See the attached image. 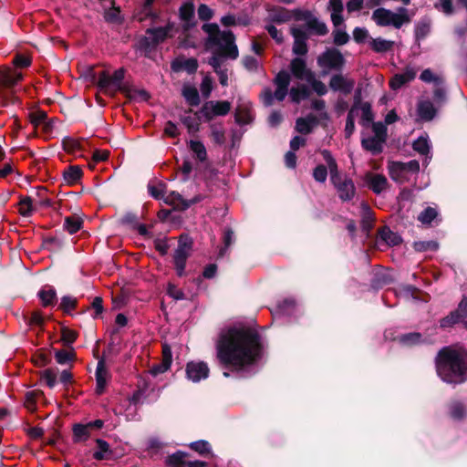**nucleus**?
<instances>
[{
  "label": "nucleus",
  "instance_id": "38",
  "mask_svg": "<svg viewBox=\"0 0 467 467\" xmlns=\"http://www.w3.org/2000/svg\"><path fill=\"white\" fill-rule=\"evenodd\" d=\"M270 18L273 22L278 24L288 22L291 20L290 10H287L285 8H278L276 10H274L270 14Z\"/></svg>",
  "mask_w": 467,
  "mask_h": 467
},
{
  "label": "nucleus",
  "instance_id": "54",
  "mask_svg": "<svg viewBox=\"0 0 467 467\" xmlns=\"http://www.w3.org/2000/svg\"><path fill=\"white\" fill-rule=\"evenodd\" d=\"M198 16L201 20L208 21L213 16V11L205 4H201L198 7Z\"/></svg>",
  "mask_w": 467,
  "mask_h": 467
},
{
  "label": "nucleus",
  "instance_id": "63",
  "mask_svg": "<svg viewBox=\"0 0 467 467\" xmlns=\"http://www.w3.org/2000/svg\"><path fill=\"white\" fill-rule=\"evenodd\" d=\"M192 171V162L190 161H188V160H185L182 162V167L180 168V171L182 174V180L183 181H187L188 180Z\"/></svg>",
  "mask_w": 467,
  "mask_h": 467
},
{
  "label": "nucleus",
  "instance_id": "57",
  "mask_svg": "<svg viewBox=\"0 0 467 467\" xmlns=\"http://www.w3.org/2000/svg\"><path fill=\"white\" fill-rule=\"evenodd\" d=\"M167 293L171 297L174 298L175 300H182L184 298L183 292L181 289L177 288L176 285H174L173 284L168 285Z\"/></svg>",
  "mask_w": 467,
  "mask_h": 467
},
{
  "label": "nucleus",
  "instance_id": "8",
  "mask_svg": "<svg viewBox=\"0 0 467 467\" xmlns=\"http://www.w3.org/2000/svg\"><path fill=\"white\" fill-rule=\"evenodd\" d=\"M388 170L393 181L403 182L410 180L412 174L419 171L420 164L417 161H410L409 162L389 161Z\"/></svg>",
  "mask_w": 467,
  "mask_h": 467
},
{
  "label": "nucleus",
  "instance_id": "21",
  "mask_svg": "<svg viewBox=\"0 0 467 467\" xmlns=\"http://www.w3.org/2000/svg\"><path fill=\"white\" fill-rule=\"evenodd\" d=\"M181 20L183 22L182 27L184 30H189L195 25L194 22V5L192 3H184L179 10Z\"/></svg>",
  "mask_w": 467,
  "mask_h": 467
},
{
  "label": "nucleus",
  "instance_id": "13",
  "mask_svg": "<svg viewBox=\"0 0 467 467\" xmlns=\"http://www.w3.org/2000/svg\"><path fill=\"white\" fill-rule=\"evenodd\" d=\"M344 63L345 60L342 54L336 48L327 49L317 57L318 66L325 71L341 69Z\"/></svg>",
  "mask_w": 467,
  "mask_h": 467
},
{
  "label": "nucleus",
  "instance_id": "6",
  "mask_svg": "<svg viewBox=\"0 0 467 467\" xmlns=\"http://www.w3.org/2000/svg\"><path fill=\"white\" fill-rule=\"evenodd\" d=\"M275 84L276 88L274 94L269 88H265L262 92V99L266 106L272 105L274 99L278 101L285 99L290 84L289 73L285 70L280 71L275 78Z\"/></svg>",
  "mask_w": 467,
  "mask_h": 467
},
{
  "label": "nucleus",
  "instance_id": "41",
  "mask_svg": "<svg viewBox=\"0 0 467 467\" xmlns=\"http://www.w3.org/2000/svg\"><path fill=\"white\" fill-rule=\"evenodd\" d=\"M182 122L185 125L189 133H195L199 130L200 122L195 115H186L182 118Z\"/></svg>",
  "mask_w": 467,
  "mask_h": 467
},
{
  "label": "nucleus",
  "instance_id": "26",
  "mask_svg": "<svg viewBox=\"0 0 467 467\" xmlns=\"http://www.w3.org/2000/svg\"><path fill=\"white\" fill-rule=\"evenodd\" d=\"M202 196L198 195L194 197L192 200L186 201L184 200L180 193L171 192L169 196L166 197L167 202H171L180 207L181 209H187L192 204L196 203L202 200Z\"/></svg>",
  "mask_w": 467,
  "mask_h": 467
},
{
  "label": "nucleus",
  "instance_id": "15",
  "mask_svg": "<svg viewBox=\"0 0 467 467\" xmlns=\"http://www.w3.org/2000/svg\"><path fill=\"white\" fill-rule=\"evenodd\" d=\"M187 378L192 382H199L209 375V368L202 361H192L186 366Z\"/></svg>",
  "mask_w": 467,
  "mask_h": 467
},
{
  "label": "nucleus",
  "instance_id": "31",
  "mask_svg": "<svg viewBox=\"0 0 467 467\" xmlns=\"http://www.w3.org/2000/svg\"><path fill=\"white\" fill-rule=\"evenodd\" d=\"M394 45L393 41L386 40L381 37L371 38L369 41V47L377 53H385L392 48Z\"/></svg>",
  "mask_w": 467,
  "mask_h": 467
},
{
  "label": "nucleus",
  "instance_id": "12",
  "mask_svg": "<svg viewBox=\"0 0 467 467\" xmlns=\"http://www.w3.org/2000/svg\"><path fill=\"white\" fill-rule=\"evenodd\" d=\"M192 240L188 236H181L179 244L173 255L176 273L179 276L184 275L187 258L192 251Z\"/></svg>",
  "mask_w": 467,
  "mask_h": 467
},
{
  "label": "nucleus",
  "instance_id": "35",
  "mask_svg": "<svg viewBox=\"0 0 467 467\" xmlns=\"http://www.w3.org/2000/svg\"><path fill=\"white\" fill-rule=\"evenodd\" d=\"M379 238L384 241L388 245H397L401 242V238L396 233H393L389 228L384 227L379 231Z\"/></svg>",
  "mask_w": 467,
  "mask_h": 467
},
{
  "label": "nucleus",
  "instance_id": "16",
  "mask_svg": "<svg viewBox=\"0 0 467 467\" xmlns=\"http://www.w3.org/2000/svg\"><path fill=\"white\" fill-rule=\"evenodd\" d=\"M291 34L294 37L293 52L296 55H305L307 52L306 39L307 36L306 30L299 26H293L291 27Z\"/></svg>",
  "mask_w": 467,
  "mask_h": 467
},
{
  "label": "nucleus",
  "instance_id": "49",
  "mask_svg": "<svg viewBox=\"0 0 467 467\" xmlns=\"http://www.w3.org/2000/svg\"><path fill=\"white\" fill-rule=\"evenodd\" d=\"M321 154L328 166L330 176L339 172L337 169V164L333 156L331 155V153L327 150H322Z\"/></svg>",
  "mask_w": 467,
  "mask_h": 467
},
{
  "label": "nucleus",
  "instance_id": "23",
  "mask_svg": "<svg viewBox=\"0 0 467 467\" xmlns=\"http://www.w3.org/2000/svg\"><path fill=\"white\" fill-rule=\"evenodd\" d=\"M188 147L190 150L192 152L194 158L200 162H204L207 161L208 155L207 150L204 144L200 140H190L188 142Z\"/></svg>",
  "mask_w": 467,
  "mask_h": 467
},
{
  "label": "nucleus",
  "instance_id": "39",
  "mask_svg": "<svg viewBox=\"0 0 467 467\" xmlns=\"http://www.w3.org/2000/svg\"><path fill=\"white\" fill-rule=\"evenodd\" d=\"M19 213L24 217H29L34 212L33 200L29 196L21 198L19 203Z\"/></svg>",
  "mask_w": 467,
  "mask_h": 467
},
{
  "label": "nucleus",
  "instance_id": "45",
  "mask_svg": "<svg viewBox=\"0 0 467 467\" xmlns=\"http://www.w3.org/2000/svg\"><path fill=\"white\" fill-rule=\"evenodd\" d=\"M82 225V221L78 217H67L64 227L71 234L77 233Z\"/></svg>",
  "mask_w": 467,
  "mask_h": 467
},
{
  "label": "nucleus",
  "instance_id": "1",
  "mask_svg": "<svg viewBox=\"0 0 467 467\" xmlns=\"http://www.w3.org/2000/svg\"><path fill=\"white\" fill-rule=\"evenodd\" d=\"M258 337L244 328H230L221 334L217 354L221 362L241 368L260 355Z\"/></svg>",
  "mask_w": 467,
  "mask_h": 467
},
{
  "label": "nucleus",
  "instance_id": "42",
  "mask_svg": "<svg viewBox=\"0 0 467 467\" xmlns=\"http://www.w3.org/2000/svg\"><path fill=\"white\" fill-rule=\"evenodd\" d=\"M291 14V20L296 21V22H304L305 26L308 23L309 19L313 16V14L308 10L304 9H294L290 10Z\"/></svg>",
  "mask_w": 467,
  "mask_h": 467
},
{
  "label": "nucleus",
  "instance_id": "14",
  "mask_svg": "<svg viewBox=\"0 0 467 467\" xmlns=\"http://www.w3.org/2000/svg\"><path fill=\"white\" fill-rule=\"evenodd\" d=\"M232 105L229 101H214L206 102L202 107V113L207 119H212L217 116H225L231 110Z\"/></svg>",
  "mask_w": 467,
  "mask_h": 467
},
{
  "label": "nucleus",
  "instance_id": "17",
  "mask_svg": "<svg viewBox=\"0 0 467 467\" xmlns=\"http://www.w3.org/2000/svg\"><path fill=\"white\" fill-rule=\"evenodd\" d=\"M418 73V69L411 66H408L405 67L402 73L396 74L392 77L389 81V86L392 89H399L403 85L408 82H410L416 78Z\"/></svg>",
  "mask_w": 467,
  "mask_h": 467
},
{
  "label": "nucleus",
  "instance_id": "22",
  "mask_svg": "<svg viewBox=\"0 0 467 467\" xmlns=\"http://www.w3.org/2000/svg\"><path fill=\"white\" fill-rule=\"evenodd\" d=\"M328 9L331 12V21L335 27L343 25L344 18L342 16L344 6L341 0H329Z\"/></svg>",
  "mask_w": 467,
  "mask_h": 467
},
{
  "label": "nucleus",
  "instance_id": "58",
  "mask_svg": "<svg viewBox=\"0 0 467 467\" xmlns=\"http://www.w3.org/2000/svg\"><path fill=\"white\" fill-rule=\"evenodd\" d=\"M368 36V32L367 29L362 27H356L353 31V37L356 42L361 43L364 42Z\"/></svg>",
  "mask_w": 467,
  "mask_h": 467
},
{
  "label": "nucleus",
  "instance_id": "53",
  "mask_svg": "<svg viewBox=\"0 0 467 467\" xmlns=\"http://www.w3.org/2000/svg\"><path fill=\"white\" fill-rule=\"evenodd\" d=\"M414 248L415 250L419 252L423 251H435L438 249V244L434 241H428V242H415L414 243Z\"/></svg>",
  "mask_w": 467,
  "mask_h": 467
},
{
  "label": "nucleus",
  "instance_id": "30",
  "mask_svg": "<svg viewBox=\"0 0 467 467\" xmlns=\"http://www.w3.org/2000/svg\"><path fill=\"white\" fill-rule=\"evenodd\" d=\"M303 28L317 36H325L328 32L327 25L324 22L317 19L314 15L309 19L306 27Z\"/></svg>",
  "mask_w": 467,
  "mask_h": 467
},
{
  "label": "nucleus",
  "instance_id": "24",
  "mask_svg": "<svg viewBox=\"0 0 467 467\" xmlns=\"http://www.w3.org/2000/svg\"><path fill=\"white\" fill-rule=\"evenodd\" d=\"M418 115L422 120H431L436 114V109L430 100H421L418 103Z\"/></svg>",
  "mask_w": 467,
  "mask_h": 467
},
{
  "label": "nucleus",
  "instance_id": "60",
  "mask_svg": "<svg viewBox=\"0 0 467 467\" xmlns=\"http://www.w3.org/2000/svg\"><path fill=\"white\" fill-rule=\"evenodd\" d=\"M420 335L418 333H410L400 337V341L405 345H412L420 341Z\"/></svg>",
  "mask_w": 467,
  "mask_h": 467
},
{
  "label": "nucleus",
  "instance_id": "50",
  "mask_svg": "<svg viewBox=\"0 0 467 467\" xmlns=\"http://www.w3.org/2000/svg\"><path fill=\"white\" fill-rule=\"evenodd\" d=\"M41 379L47 386L53 389L57 382V374L53 369L47 368L41 373Z\"/></svg>",
  "mask_w": 467,
  "mask_h": 467
},
{
  "label": "nucleus",
  "instance_id": "29",
  "mask_svg": "<svg viewBox=\"0 0 467 467\" xmlns=\"http://www.w3.org/2000/svg\"><path fill=\"white\" fill-rule=\"evenodd\" d=\"M413 150L419 154L423 155L426 159H431V142L428 136L419 137L412 144Z\"/></svg>",
  "mask_w": 467,
  "mask_h": 467
},
{
  "label": "nucleus",
  "instance_id": "64",
  "mask_svg": "<svg viewBox=\"0 0 467 467\" xmlns=\"http://www.w3.org/2000/svg\"><path fill=\"white\" fill-rule=\"evenodd\" d=\"M164 132L167 136L175 138L179 135L177 126L171 121H168L164 128Z\"/></svg>",
  "mask_w": 467,
  "mask_h": 467
},
{
  "label": "nucleus",
  "instance_id": "28",
  "mask_svg": "<svg viewBox=\"0 0 467 467\" xmlns=\"http://www.w3.org/2000/svg\"><path fill=\"white\" fill-rule=\"evenodd\" d=\"M317 124L316 117L309 115L306 118H299L296 122V130L302 134H308Z\"/></svg>",
  "mask_w": 467,
  "mask_h": 467
},
{
  "label": "nucleus",
  "instance_id": "47",
  "mask_svg": "<svg viewBox=\"0 0 467 467\" xmlns=\"http://www.w3.org/2000/svg\"><path fill=\"white\" fill-rule=\"evenodd\" d=\"M438 213L434 208L428 207L423 212H421L418 220L422 223H431L437 216Z\"/></svg>",
  "mask_w": 467,
  "mask_h": 467
},
{
  "label": "nucleus",
  "instance_id": "25",
  "mask_svg": "<svg viewBox=\"0 0 467 467\" xmlns=\"http://www.w3.org/2000/svg\"><path fill=\"white\" fill-rule=\"evenodd\" d=\"M253 116L248 102L239 104L235 109V120L239 124H248L252 121Z\"/></svg>",
  "mask_w": 467,
  "mask_h": 467
},
{
  "label": "nucleus",
  "instance_id": "27",
  "mask_svg": "<svg viewBox=\"0 0 467 467\" xmlns=\"http://www.w3.org/2000/svg\"><path fill=\"white\" fill-rule=\"evenodd\" d=\"M108 378H109L108 371L105 368L103 362L99 361L98 363V367H97V370H96V381H97L96 392L98 394L103 393L105 387L107 385Z\"/></svg>",
  "mask_w": 467,
  "mask_h": 467
},
{
  "label": "nucleus",
  "instance_id": "33",
  "mask_svg": "<svg viewBox=\"0 0 467 467\" xmlns=\"http://www.w3.org/2000/svg\"><path fill=\"white\" fill-rule=\"evenodd\" d=\"M82 176V170L79 166H69L63 171V177L67 184H75Z\"/></svg>",
  "mask_w": 467,
  "mask_h": 467
},
{
  "label": "nucleus",
  "instance_id": "34",
  "mask_svg": "<svg viewBox=\"0 0 467 467\" xmlns=\"http://www.w3.org/2000/svg\"><path fill=\"white\" fill-rule=\"evenodd\" d=\"M38 296L44 306H53L57 301V293L52 287H44L38 292Z\"/></svg>",
  "mask_w": 467,
  "mask_h": 467
},
{
  "label": "nucleus",
  "instance_id": "9",
  "mask_svg": "<svg viewBox=\"0 0 467 467\" xmlns=\"http://www.w3.org/2000/svg\"><path fill=\"white\" fill-rule=\"evenodd\" d=\"M173 24L168 23L165 26L149 28L146 36L141 39L140 46L146 50L155 48L159 44L171 36Z\"/></svg>",
  "mask_w": 467,
  "mask_h": 467
},
{
  "label": "nucleus",
  "instance_id": "19",
  "mask_svg": "<svg viewBox=\"0 0 467 467\" xmlns=\"http://www.w3.org/2000/svg\"><path fill=\"white\" fill-rule=\"evenodd\" d=\"M290 69L295 78L304 81L311 79L314 74L306 67V61L300 57H296L291 61Z\"/></svg>",
  "mask_w": 467,
  "mask_h": 467
},
{
  "label": "nucleus",
  "instance_id": "43",
  "mask_svg": "<svg viewBox=\"0 0 467 467\" xmlns=\"http://www.w3.org/2000/svg\"><path fill=\"white\" fill-rule=\"evenodd\" d=\"M463 318V316L457 309L441 320V327L443 328L450 327Z\"/></svg>",
  "mask_w": 467,
  "mask_h": 467
},
{
  "label": "nucleus",
  "instance_id": "48",
  "mask_svg": "<svg viewBox=\"0 0 467 467\" xmlns=\"http://www.w3.org/2000/svg\"><path fill=\"white\" fill-rule=\"evenodd\" d=\"M211 136L214 143L222 145L225 142L224 130L222 127L212 125Z\"/></svg>",
  "mask_w": 467,
  "mask_h": 467
},
{
  "label": "nucleus",
  "instance_id": "37",
  "mask_svg": "<svg viewBox=\"0 0 467 467\" xmlns=\"http://www.w3.org/2000/svg\"><path fill=\"white\" fill-rule=\"evenodd\" d=\"M182 95L191 106H197L200 102L199 93L194 87H183Z\"/></svg>",
  "mask_w": 467,
  "mask_h": 467
},
{
  "label": "nucleus",
  "instance_id": "10",
  "mask_svg": "<svg viewBox=\"0 0 467 467\" xmlns=\"http://www.w3.org/2000/svg\"><path fill=\"white\" fill-rule=\"evenodd\" d=\"M330 181L340 200L347 202L353 199L356 193V187L351 178L337 172L330 176Z\"/></svg>",
  "mask_w": 467,
  "mask_h": 467
},
{
  "label": "nucleus",
  "instance_id": "20",
  "mask_svg": "<svg viewBox=\"0 0 467 467\" xmlns=\"http://www.w3.org/2000/svg\"><path fill=\"white\" fill-rule=\"evenodd\" d=\"M355 82L352 79H348L342 75H334L330 78L329 86L335 91H340L344 94H349Z\"/></svg>",
  "mask_w": 467,
  "mask_h": 467
},
{
  "label": "nucleus",
  "instance_id": "7",
  "mask_svg": "<svg viewBox=\"0 0 467 467\" xmlns=\"http://www.w3.org/2000/svg\"><path fill=\"white\" fill-rule=\"evenodd\" d=\"M373 136L363 138L362 147L372 154L380 153L383 150V144L387 140V127L382 122H374L372 124Z\"/></svg>",
  "mask_w": 467,
  "mask_h": 467
},
{
  "label": "nucleus",
  "instance_id": "4",
  "mask_svg": "<svg viewBox=\"0 0 467 467\" xmlns=\"http://www.w3.org/2000/svg\"><path fill=\"white\" fill-rule=\"evenodd\" d=\"M372 19L379 26L400 28L410 22V16L405 7H400L397 12L380 7L372 13Z\"/></svg>",
  "mask_w": 467,
  "mask_h": 467
},
{
  "label": "nucleus",
  "instance_id": "36",
  "mask_svg": "<svg viewBox=\"0 0 467 467\" xmlns=\"http://www.w3.org/2000/svg\"><path fill=\"white\" fill-rule=\"evenodd\" d=\"M289 96L293 102L299 103L309 97V90L306 86L294 87L290 89Z\"/></svg>",
  "mask_w": 467,
  "mask_h": 467
},
{
  "label": "nucleus",
  "instance_id": "56",
  "mask_svg": "<svg viewBox=\"0 0 467 467\" xmlns=\"http://www.w3.org/2000/svg\"><path fill=\"white\" fill-rule=\"evenodd\" d=\"M190 448L199 452L200 454H203L210 451V444L205 441H197L192 442L190 444Z\"/></svg>",
  "mask_w": 467,
  "mask_h": 467
},
{
  "label": "nucleus",
  "instance_id": "51",
  "mask_svg": "<svg viewBox=\"0 0 467 467\" xmlns=\"http://www.w3.org/2000/svg\"><path fill=\"white\" fill-rule=\"evenodd\" d=\"M333 36L334 43L337 46L345 45L349 40V36L347 34L345 29L339 28V26L333 32Z\"/></svg>",
  "mask_w": 467,
  "mask_h": 467
},
{
  "label": "nucleus",
  "instance_id": "46",
  "mask_svg": "<svg viewBox=\"0 0 467 467\" xmlns=\"http://www.w3.org/2000/svg\"><path fill=\"white\" fill-rule=\"evenodd\" d=\"M306 82H307L311 86L312 89L319 96H323L327 92L326 85L322 81L317 79L315 74L312 75L311 79H308Z\"/></svg>",
  "mask_w": 467,
  "mask_h": 467
},
{
  "label": "nucleus",
  "instance_id": "62",
  "mask_svg": "<svg viewBox=\"0 0 467 467\" xmlns=\"http://www.w3.org/2000/svg\"><path fill=\"white\" fill-rule=\"evenodd\" d=\"M266 30L269 35L275 39L277 43L283 42V35L282 33L273 25H269L266 26Z\"/></svg>",
  "mask_w": 467,
  "mask_h": 467
},
{
  "label": "nucleus",
  "instance_id": "61",
  "mask_svg": "<svg viewBox=\"0 0 467 467\" xmlns=\"http://www.w3.org/2000/svg\"><path fill=\"white\" fill-rule=\"evenodd\" d=\"M16 67H27L31 65V59L27 57L17 55L13 61Z\"/></svg>",
  "mask_w": 467,
  "mask_h": 467
},
{
  "label": "nucleus",
  "instance_id": "3",
  "mask_svg": "<svg viewBox=\"0 0 467 467\" xmlns=\"http://www.w3.org/2000/svg\"><path fill=\"white\" fill-rule=\"evenodd\" d=\"M436 371L442 381L461 384L467 380V351L461 348L446 347L436 357Z\"/></svg>",
  "mask_w": 467,
  "mask_h": 467
},
{
  "label": "nucleus",
  "instance_id": "18",
  "mask_svg": "<svg viewBox=\"0 0 467 467\" xmlns=\"http://www.w3.org/2000/svg\"><path fill=\"white\" fill-rule=\"evenodd\" d=\"M364 181L368 187L377 194L381 193L388 186L387 178L379 173L367 172Z\"/></svg>",
  "mask_w": 467,
  "mask_h": 467
},
{
  "label": "nucleus",
  "instance_id": "32",
  "mask_svg": "<svg viewBox=\"0 0 467 467\" xmlns=\"http://www.w3.org/2000/svg\"><path fill=\"white\" fill-rule=\"evenodd\" d=\"M73 437L76 442H81L87 441L91 432V429L88 424H75L73 426Z\"/></svg>",
  "mask_w": 467,
  "mask_h": 467
},
{
  "label": "nucleus",
  "instance_id": "55",
  "mask_svg": "<svg viewBox=\"0 0 467 467\" xmlns=\"http://www.w3.org/2000/svg\"><path fill=\"white\" fill-rule=\"evenodd\" d=\"M314 179L318 182H325L327 177V169L324 165H318L313 171Z\"/></svg>",
  "mask_w": 467,
  "mask_h": 467
},
{
  "label": "nucleus",
  "instance_id": "52",
  "mask_svg": "<svg viewBox=\"0 0 467 467\" xmlns=\"http://www.w3.org/2000/svg\"><path fill=\"white\" fill-rule=\"evenodd\" d=\"M185 456L186 454L184 452L177 451L168 458L167 462L172 467H180L182 464L186 465L187 462H184Z\"/></svg>",
  "mask_w": 467,
  "mask_h": 467
},
{
  "label": "nucleus",
  "instance_id": "40",
  "mask_svg": "<svg viewBox=\"0 0 467 467\" xmlns=\"http://www.w3.org/2000/svg\"><path fill=\"white\" fill-rule=\"evenodd\" d=\"M420 79L425 83H433L434 86L443 85V79L441 76L436 75L431 69L423 70L420 76Z\"/></svg>",
  "mask_w": 467,
  "mask_h": 467
},
{
  "label": "nucleus",
  "instance_id": "2",
  "mask_svg": "<svg viewBox=\"0 0 467 467\" xmlns=\"http://www.w3.org/2000/svg\"><path fill=\"white\" fill-rule=\"evenodd\" d=\"M202 29L207 35L205 47L213 53L209 64L218 75L221 85L225 87L228 75L227 69L223 67V58L236 59L239 55L234 36L231 31H221L215 23L203 24Z\"/></svg>",
  "mask_w": 467,
  "mask_h": 467
},
{
  "label": "nucleus",
  "instance_id": "44",
  "mask_svg": "<svg viewBox=\"0 0 467 467\" xmlns=\"http://www.w3.org/2000/svg\"><path fill=\"white\" fill-rule=\"evenodd\" d=\"M98 451L94 452L93 457L98 461L106 459V453L109 451V444L101 439H97Z\"/></svg>",
  "mask_w": 467,
  "mask_h": 467
},
{
  "label": "nucleus",
  "instance_id": "5",
  "mask_svg": "<svg viewBox=\"0 0 467 467\" xmlns=\"http://www.w3.org/2000/svg\"><path fill=\"white\" fill-rule=\"evenodd\" d=\"M24 76L17 68L0 67V102H8L9 95H13L14 87L23 79Z\"/></svg>",
  "mask_w": 467,
  "mask_h": 467
},
{
  "label": "nucleus",
  "instance_id": "11",
  "mask_svg": "<svg viewBox=\"0 0 467 467\" xmlns=\"http://www.w3.org/2000/svg\"><path fill=\"white\" fill-rule=\"evenodd\" d=\"M124 75L123 68L115 70L112 75H109L107 71H102L99 75L98 86L102 91L113 94L120 89Z\"/></svg>",
  "mask_w": 467,
  "mask_h": 467
},
{
  "label": "nucleus",
  "instance_id": "59",
  "mask_svg": "<svg viewBox=\"0 0 467 467\" xmlns=\"http://www.w3.org/2000/svg\"><path fill=\"white\" fill-rule=\"evenodd\" d=\"M72 356H73L72 353L66 351V350L57 351L56 355H55L56 360L59 364H65V363L68 362L69 360H71Z\"/></svg>",
  "mask_w": 467,
  "mask_h": 467
}]
</instances>
